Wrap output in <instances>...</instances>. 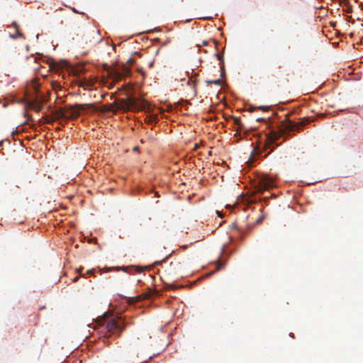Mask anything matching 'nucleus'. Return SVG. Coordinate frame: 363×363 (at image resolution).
I'll return each instance as SVG.
<instances>
[{
  "label": "nucleus",
  "mask_w": 363,
  "mask_h": 363,
  "mask_svg": "<svg viewBox=\"0 0 363 363\" xmlns=\"http://www.w3.org/2000/svg\"><path fill=\"white\" fill-rule=\"evenodd\" d=\"M96 323L97 327L94 328L99 330L100 333H104V335H117L120 336L125 329L124 321L121 318L113 314H104L97 318Z\"/></svg>",
  "instance_id": "f257e3e1"
},
{
  "label": "nucleus",
  "mask_w": 363,
  "mask_h": 363,
  "mask_svg": "<svg viewBox=\"0 0 363 363\" xmlns=\"http://www.w3.org/2000/svg\"><path fill=\"white\" fill-rule=\"evenodd\" d=\"M104 69L107 71V73L110 77L116 81L121 79L124 77L130 75V69L127 65H123L121 67L120 70L111 68L107 65H105Z\"/></svg>",
  "instance_id": "f03ea898"
},
{
  "label": "nucleus",
  "mask_w": 363,
  "mask_h": 363,
  "mask_svg": "<svg viewBox=\"0 0 363 363\" xmlns=\"http://www.w3.org/2000/svg\"><path fill=\"white\" fill-rule=\"evenodd\" d=\"M86 106H92V104H75L67 106V118L74 119L79 116L80 112L85 110Z\"/></svg>",
  "instance_id": "7ed1b4c3"
},
{
  "label": "nucleus",
  "mask_w": 363,
  "mask_h": 363,
  "mask_svg": "<svg viewBox=\"0 0 363 363\" xmlns=\"http://www.w3.org/2000/svg\"><path fill=\"white\" fill-rule=\"evenodd\" d=\"M274 180L272 178L268 176H263L259 182V191L262 192L274 187Z\"/></svg>",
  "instance_id": "20e7f679"
},
{
  "label": "nucleus",
  "mask_w": 363,
  "mask_h": 363,
  "mask_svg": "<svg viewBox=\"0 0 363 363\" xmlns=\"http://www.w3.org/2000/svg\"><path fill=\"white\" fill-rule=\"evenodd\" d=\"M137 101L133 96H129L127 99H121L119 104V108L124 110H130L136 107Z\"/></svg>",
  "instance_id": "39448f33"
},
{
  "label": "nucleus",
  "mask_w": 363,
  "mask_h": 363,
  "mask_svg": "<svg viewBox=\"0 0 363 363\" xmlns=\"http://www.w3.org/2000/svg\"><path fill=\"white\" fill-rule=\"evenodd\" d=\"M267 139L264 143V150H267L270 148L271 145L274 143L280 138V134L275 131H271L269 133L266 135Z\"/></svg>",
  "instance_id": "423d86ee"
},
{
  "label": "nucleus",
  "mask_w": 363,
  "mask_h": 363,
  "mask_svg": "<svg viewBox=\"0 0 363 363\" xmlns=\"http://www.w3.org/2000/svg\"><path fill=\"white\" fill-rule=\"evenodd\" d=\"M38 86H39L38 84H37L36 83H35L33 84V87H34V89L35 90V92H36V94H35V99H34V103L35 104H43L45 102H47L48 100L49 92H48L47 95L43 94L38 89Z\"/></svg>",
  "instance_id": "0eeeda50"
},
{
  "label": "nucleus",
  "mask_w": 363,
  "mask_h": 363,
  "mask_svg": "<svg viewBox=\"0 0 363 363\" xmlns=\"http://www.w3.org/2000/svg\"><path fill=\"white\" fill-rule=\"evenodd\" d=\"M56 119L67 118V106L64 109H59L54 113Z\"/></svg>",
  "instance_id": "6e6552de"
},
{
  "label": "nucleus",
  "mask_w": 363,
  "mask_h": 363,
  "mask_svg": "<svg viewBox=\"0 0 363 363\" xmlns=\"http://www.w3.org/2000/svg\"><path fill=\"white\" fill-rule=\"evenodd\" d=\"M145 121L150 124H156L157 122V116L155 114L149 115L146 117Z\"/></svg>",
  "instance_id": "1a4fd4ad"
},
{
  "label": "nucleus",
  "mask_w": 363,
  "mask_h": 363,
  "mask_svg": "<svg viewBox=\"0 0 363 363\" xmlns=\"http://www.w3.org/2000/svg\"><path fill=\"white\" fill-rule=\"evenodd\" d=\"M93 38L94 39V43L98 44L102 40V37L100 35V33L99 30L93 32Z\"/></svg>",
  "instance_id": "9d476101"
},
{
  "label": "nucleus",
  "mask_w": 363,
  "mask_h": 363,
  "mask_svg": "<svg viewBox=\"0 0 363 363\" xmlns=\"http://www.w3.org/2000/svg\"><path fill=\"white\" fill-rule=\"evenodd\" d=\"M233 120H234V124L237 127V130L238 131L241 130L243 128V125L241 123L240 119L238 118H233Z\"/></svg>",
  "instance_id": "9b49d317"
},
{
  "label": "nucleus",
  "mask_w": 363,
  "mask_h": 363,
  "mask_svg": "<svg viewBox=\"0 0 363 363\" xmlns=\"http://www.w3.org/2000/svg\"><path fill=\"white\" fill-rule=\"evenodd\" d=\"M297 125V123L292 121H289L287 125L286 126V128L289 129V130H294L296 129Z\"/></svg>",
  "instance_id": "f8f14e48"
},
{
  "label": "nucleus",
  "mask_w": 363,
  "mask_h": 363,
  "mask_svg": "<svg viewBox=\"0 0 363 363\" xmlns=\"http://www.w3.org/2000/svg\"><path fill=\"white\" fill-rule=\"evenodd\" d=\"M206 83L207 84H215V85L220 86V85H221V80L220 79L206 80Z\"/></svg>",
  "instance_id": "ddd939ff"
},
{
  "label": "nucleus",
  "mask_w": 363,
  "mask_h": 363,
  "mask_svg": "<svg viewBox=\"0 0 363 363\" xmlns=\"http://www.w3.org/2000/svg\"><path fill=\"white\" fill-rule=\"evenodd\" d=\"M262 153V151L259 150V148H255L251 154L252 157H256L257 156H259Z\"/></svg>",
  "instance_id": "4468645a"
},
{
  "label": "nucleus",
  "mask_w": 363,
  "mask_h": 363,
  "mask_svg": "<svg viewBox=\"0 0 363 363\" xmlns=\"http://www.w3.org/2000/svg\"><path fill=\"white\" fill-rule=\"evenodd\" d=\"M36 111H40L43 108V104H35Z\"/></svg>",
  "instance_id": "2eb2a0df"
},
{
  "label": "nucleus",
  "mask_w": 363,
  "mask_h": 363,
  "mask_svg": "<svg viewBox=\"0 0 363 363\" xmlns=\"http://www.w3.org/2000/svg\"><path fill=\"white\" fill-rule=\"evenodd\" d=\"M121 269H122V270H123V272H128V267H116V269L117 271H119Z\"/></svg>",
  "instance_id": "dca6fc26"
},
{
  "label": "nucleus",
  "mask_w": 363,
  "mask_h": 363,
  "mask_svg": "<svg viewBox=\"0 0 363 363\" xmlns=\"http://www.w3.org/2000/svg\"><path fill=\"white\" fill-rule=\"evenodd\" d=\"M126 63H127L128 65H133V64L134 63V60H133V57H130V58L127 60Z\"/></svg>",
  "instance_id": "f3484780"
},
{
  "label": "nucleus",
  "mask_w": 363,
  "mask_h": 363,
  "mask_svg": "<svg viewBox=\"0 0 363 363\" xmlns=\"http://www.w3.org/2000/svg\"><path fill=\"white\" fill-rule=\"evenodd\" d=\"M216 57L218 60H221V61H223V55L220 54V53H217L216 55Z\"/></svg>",
  "instance_id": "a211bd4d"
},
{
  "label": "nucleus",
  "mask_w": 363,
  "mask_h": 363,
  "mask_svg": "<svg viewBox=\"0 0 363 363\" xmlns=\"http://www.w3.org/2000/svg\"><path fill=\"white\" fill-rule=\"evenodd\" d=\"M257 108H259V109H261V110H263V111L269 110V107H266V106H259Z\"/></svg>",
  "instance_id": "6ab92c4d"
},
{
  "label": "nucleus",
  "mask_w": 363,
  "mask_h": 363,
  "mask_svg": "<svg viewBox=\"0 0 363 363\" xmlns=\"http://www.w3.org/2000/svg\"><path fill=\"white\" fill-rule=\"evenodd\" d=\"M153 64H154V60H152L151 62H149L148 67L152 68L153 67Z\"/></svg>",
  "instance_id": "aec40b11"
},
{
  "label": "nucleus",
  "mask_w": 363,
  "mask_h": 363,
  "mask_svg": "<svg viewBox=\"0 0 363 363\" xmlns=\"http://www.w3.org/2000/svg\"><path fill=\"white\" fill-rule=\"evenodd\" d=\"M94 272V269H91V270H88L86 273H87L88 274H93Z\"/></svg>",
  "instance_id": "412c9836"
},
{
  "label": "nucleus",
  "mask_w": 363,
  "mask_h": 363,
  "mask_svg": "<svg viewBox=\"0 0 363 363\" xmlns=\"http://www.w3.org/2000/svg\"><path fill=\"white\" fill-rule=\"evenodd\" d=\"M207 45H208V41H206V40L202 41V45L203 46H206Z\"/></svg>",
  "instance_id": "4be33fe9"
},
{
  "label": "nucleus",
  "mask_w": 363,
  "mask_h": 363,
  "mask_svg": "<svg viewBox=\"0 0 363 363\" xmlns=\"http://www.w3.org/2000/svg\"><path fill=\"white\" fill-rule=\"evenodd\" d=\"M59 86V85L57 84V82H55V83H53V84H52V88H53V89H55V88H56V86Z\"/></svg>",
  "instance_id": "5701e85b"
},
{
  "label": "nucleus",
  "mask_w": 363,
  "mask_h": 363,
  "mask_svg": "<svg viewBox=\"0 0 363 363\" xmlns=\"http://www.w3.org/2000/svg\"><path fill=\"white\" fill-rule=\"evenodd\" d=\"M199 147V145L198 144H195L194 147V150H196Z\"/></svg>",
  "instance_id": "b1692460"
},
{
  "label": "nucleus",
  "mask_w": 363,
  "mask_h": 363,
  "mask_svg": "<svg viewBox=\"0 0 363 363\" xmlns=\"http://www.w3.org/2000/svg\"><path fill=\"white\" fill-rule=\"evenodd\" d=\"M217 213H218V216L219 217H220V218H222V217H223V213H220V212H219V211H217Z\"/></svg>",
  "instance_id": "393cba45"
},
{
  "label": "nucleus",
  "mask_w": 363,
  "mask_h": 363,
  "mask_svg": "<svg viewBox=\"0 0 363 363\" xmlns=\"http://www.w3.org/2000/svg\"><path fill=\"white\" fill-rule=\"evenodd\" d=\"M135 270L138 272H142V269L138 268V267H136Z\"/></svg>",
  "instance_id": "a878e982"
},
{
  "label": "nucleus",
  "mask_w": 363,
  "mask_h": 363,
  "mask_svg": "<svg viewBox=\"0 0 363 363\" xmlns=\"http://www.w3.org/2000/svg\"><path fill=\"white\" fill-rule=\"evenodd\" d=\"M78 280H79V277H74V279H73V281H74V282H76V281H78Z\"/></svg>",
  "instance_id": "bb28decb"
},
{
  "label": "nucleus",
  "mask_w": 363,
  "mask_h": 363,
  "mask_svg": "<svg viewBox=\"0 0 363 363\" xmlns=\"http://www.w3.org/2000/svg\"><path fill=\"white\" fill-rule=\"evenodd\" d=\"M255 159H256V157H252L251 156L250 157V160H252L251 162H253V160H255Z\"/></svg>",
  "instance_id": "cd10ccee"
},
{
  "label": "nucleus",
  "mask_w": 363,
  "mask_h": 363,
  "mask_svg": "<svg viewBox=\"0 0 363 363\" xmlns=\"http://www.w3.org/2000/svg\"><path fill=\"white\" fill-rule=\"evenodd\" d=\"M273 152V149H271L267 155H264V157H266L270 152Z\"/></svg>",
  "instance_id": "c85d7f7f"
},
{
  "label": "nucleus",
  "mask_w": 363,
  "mask_h": 363,
  "mask_svg": "<svg viewBox=\"0 0 363 363\" xmlns=\"http://www.w3.org/2000/svg\"><path fill=\"white\" fill-rule=\"evenodd\" d=\"M72 11L74 12V13H78L79 12L75 9H72Z\"/></svg>",
  "instance_id": "c756f323"
},
{
  "label": "nucleus",
  "mask_w": 363,
  "mask_h": 363,
  "mask_svg": "<svg viewBox=\"0 0 363 363\" xmlns=\"http://www.w3.org/2000/svg\"><path fill=\"white\" fill-rule=\"evenodd\" d=\"M257 121H264V118H257Z\"/></svg>",
  "instance_id": "7c9ffc66"
},
{
  "label": "nucleus",
  "mask_w": 363,
  "mask_h": 363,
  "mask_svg": "<svg viewBox=\"0 0 363 363\" xmlns=\"http://www.w3.org/2000/svg\"><path fill=\"white\" fill-rule=\"evenodd\" d=\"M224 74V71H222L221 72V76H223Z\"/></svg>",
  "instance_id": "2f4dec72"
},
{
  "label": "nucleus",
  "mask_w": 363,
  "mask_h": 363,
  "mask_svg": "<svg viewBox=\"0 0 363 363\" xmlns=\"http://www.w3.org/2000/svg\"><path fill=\"white\" fill-rule=\"evenodd\" d=\"M112 87H113V84H111V85L109 86V89H111Z\"/></svg>",
  "instance_id": "473e14b6"
},
{
  "label": "nucleus",
  "mask_w": 363,
  "mask_h": 363,
  "mask_svg": "<svg viewBox=\"0 0 363 363\" xmlns=\"http://www.w3.org/2000/svg\"><path fill=\"white\" fill-rule=\"evenodd\" d=\"M155 264H160V262H156Z\"/></svg>",
  "instance_id": "72a5a7b5"
},
{
  "label": "nucleus",
  "mask_w": 363,
  "mask_h": 363,
  "mask_svg": "<svg viewBox=\"0 0 363 363\" xmlns=\"http://www.w3.org/2000/svg\"><path fill=\"white\" fill-rule=\"evenodd\" d=\"M15 28H17V24L14 23Z\"/></svg>",
  "instance_id": "f704fd0d"
},
{
  "label": "nucleus",
  "mask_w": 363,
  "mask_h": 363,
  "mask_svg": "<svg viewBox=\"0 0 363 363\" xmlns=\"http://www.w3.org/2000/svg\"><path fill=\"white\" fill-rule=\"evenodd\" d=\"M110 269H104V272H108L109 271Z\"/></svg>",
  "instance_id": "c9c22d12"
},
{
  "label": "nucleus",
  "mask_w": 363,
  "mask_h": 363,
  "mask_svg": "<svg viewBox=\"0 0 363 363\" xmlns=\"http://www.w3.org/2000/svg\"><path fill=\"white\" fill-rule=\"evenodd\" d=\"M223 68H224V65L223 64V65H222V69H223Z\"/></svg>",
  "instance_id": "e433bc0d"
}]
</instances>
